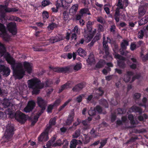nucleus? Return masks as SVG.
<instances>
[{
  "label": "nucleus",
  "instance_id": "1",
  "mask_svg": "<svg viewBox=\"0 0 148 148\" xmlns=\"http://www.w3.org/2000/svg\"><path fill=\"white\" fill-rule=\"evenodd\" d=\"M0 55L4 58L8 63L11 65L13 70L14 74L16 78L18 79L22 78L25 74V71L23 69L24 66L25 71L28 73H30L32 71L33 65L31 63L25 62L23 64L21 63H16L14 66L15 61L10 54L6 51L5 48L3 45L0 42Z\"/></svg>",
  "mask_w": 148,
  "mask_h": 148
},
{
  "label": "nucleus",
  "instance_id": "2",
  "mask_svg": "<svg viewBox=\"0 0 148 148\" xmlns=\"http://www.w3.org/2000/svg\"><path fill=\"white\" fill-rule=\"evenodd\" d=\"M47 82L45 84H44L41 83L38 79L34 78L28 81V86L29 88L33 89V94H37L39 93L40 89L43 88L44 86L45 87L49 86L47 84Z\"/></svg>",
  "mask_w": 148,
  "mask_h": 148
},
{
  "label": "nucleus",
  "instance_id": "3",
  "mask_svg": "<svg viewBox=\"0 0 148 148\" xmlns=\"http://www.w3.org/2000/svg\"><path fill=\"white\" fill-rule=\"evenodd\" d=\"M37 103L38 106L42 108L41 111L38 112L34 117L32 120V124L34 125L37 121L39 116L43 112V111L45 108L46 106L47 102L41 97H38L37 99Z\"/></svg>",
  "mask_w": 148,
  "mask_h": 148
},
{
  "label": "nucleus",
  "instance_id": "4",
  "mask_svg": "<svg viewBox=\"0 0 148 148\" xmlns=\"http://www.w3.org/2000/svg\"><path fill=\"white\" fill-rule=\"evenodd\" d=\"M4 140L5 142L10 141L14 134V127L10 124H8L6 127Z\"/></svg>",
  "mask_w": 148,
  "mask_h": 148
},
{
  "label": "nucleus",
  "instance_id": "5",
  "mask_svg": "<svg viewBox=\"0 0 148 148\" xmlns=\"http://www.w3.org/2000/svg\"><path fill=\"white\" fill-rule=\"evenodd\" d=\"M114 51L115 53V54H114V58L119 60H118V66L124 69L125 67V64L124 62L125 58L120 55L116 53L114 50Z\"/></svg>",
  "mask_w": 148,
  "mask_h": 148
},
{
  "label": "nucleus",
  "instance_id": "6",
  "mask_svg": "<svg viewBox=\"0 0 148 148\" xmlns=\"http://www.w3.org/2000/svg\"><path fill=\"white\" fill-rule=\"evenodd\" d=\"M94 23V22H92L91 21H88L86 23V27L87 29L89 31V35H85V37L86 38V40H88V42L90 41L92 38V35L90 34L91 31L92 30V25Z\"/></svg>",
  "mask_w": 148,
  "mask_h": 148
},
{
  "label": "nucleus",
  "instance_id": "7",
  "mask_svg": "<svg viewBox=\"0 0 148 148\" xmlns=\"http://www.w3.org/2000/svg\"><path fill=\"white\" fill-rule=\"evenodd\" d=\"M107 40H105V37L103 35V46L105 49V53L107 55V58H110V60H112V57L109 55V52H108V42H111V40L110 38H109L108 37H107Z\"/></svg>",
  "mask_w": 148,
  "mask_h": 148
},
{
  "label": "nucleus",
  "instance_id": "8",
  "mask_svg": "<svg viewBox=\"0 0 148 148\" xmlns=\"http://www.w3.org/2000/svg\"><path fill=\"white\" fill-rule=\"evenodd\" d=\"M15 117L16 120L21 123H23L26 120L25 115L20 111L16 112L15 114Z\"/></svg>",
  "mask_w": 148,
  "mask_h": 148
},
{
  "label": "nucleus",
  "instance_id": "9",
  "mask_svg": "<svg viewBox=\"0 0 148 148\" xmlns=\"http://www.w3.org/2000/svg\"><path fill=\"white\" fill-rule=\"evenodd\" d=\"M50 130L46 129L44 132L41 134L38 137V141L40 142H45L49 139L48 133Z\"/></svg>",
  "mask_w": 148,
  "mask_h": 148
},
{
  "label": "nucleus",
  "instance_id": "10",
  "mask_svg": "<svg viewBox=\"0 0 148 148\" xmlns=\"http://www.w3.org/2000/svg\"><path fill=\"white\" fill-rule=\"evenodd\" d=\"M35 103L34 101H29L27 106L24 109V111L26 113L31 111L35 106Z\"/></svg>",
  "mask_w": 148,
  "mask_h": 148
},
{
  "label": "nucleus",
  "instance_id": "11",
  "mask_svg": "<svg viewBox=\"0 0 148 148\" xmlns=\"http://www.w3.org/2000/svg\"><path fill=\"white\" fill-rule=\"evenodd\" d=\"M0 73L5 76H7L10 75V70L9 68L3 65H0Z\"/></svg>",
  "mask_w": 148,
  "mask_h": 148
},
{
  "label": "nucleus",
  "instance_id": "12",
  "mask_svg": "<svg viewBox=\"0 0 148 148\" xmlns=\"http://www.w3.org/2000/svg\"><path fill=\"white\" fill-rule=\"evenodd\" d=\"M8 29L13 34H15L16 33V24L14 22H11L8 23L7 25Z\"/></svg>",
  "mask_w": 148,
  "mask_h": 148
},
{
  "label": "nucleus",
  "instance_id": "13",
  "mask_svg": "<svg viewBox=\"0 0 148 148\" xmlns=\"http://www.w3.org/2000/svg\"><path fill=\"white\" fill-rule=\"evenodd\" d=\"M70 67H65L62 68H56L53 69V71L57 72H62L66 73L69 71Z\"/></svg>",
  "mask_w": 148,
  "mask_h": 148
},
{
  "label": "nucleus",
  "instance_id": "14",
  "mask_svg": "<svg viewBox=\"0 0 148 148\" xmlns=\"http://www.w3.org/2000/svg\"><path fill=\"white\" fill-rule=\"evenodd\" d=\"M128 4V0H124L123 1L122 0H118L116 6L120 8L121 9H123L126 7Z\"/></svg>",
  "mask_w": 148,
  "mask_h": 148
},
{
  "label": "nucleus",
  "instance_id": "15",
  "mask_svg": "<svg viewBox=\"0 0 148 148\" xmlns=\"http://www.w3.org/2000/svg\"><path fill=\"white\" fill-rule=\"evenodd\" d=\"M63 38L61 35H59L55 37H52L50 39L51 43H53L62 40Z\"/></svg>",
  "mask_w": 148,
  "mask_h": 148
},
{
  "label": "nucleus",
  "instance_id": "16",
  "mask_svg": "<svg viewBox=\"0 0 148 148\" xmlns=\"http://www.w3.org/2000/svg\"><path fill=\"white\" fill-rule=\"evenodd\" d=\"M84 138H82V141H81L80 140H77V144H82V142L84 144H86L88 143L90 139V138L87 135L85 134L84 135Z\"/></svg>",
  "mask_w": 148,
  "mask_h": 148
},
{
  "label": "nucleus",
  "instance_id": "17",
  "mask_svg": "<svg viewBox=\"0 0 148 148\" xmlns=\"http://www.w3.org/2000/svg\"><path fill=\"white\" fill-rule=\"evenodd\" d=\"M133 73L131 71H127V74L124 76L123 80L126 82H129L130 79V77L133 75Z\"/></svg>",
  "mask_w": 148,
  "mask_h": 148
},
{
  "label": "nucleus",
  "instance_id": "18",
  "mask_svg": "<svg viewBox=\"0 0 148 148\" xmlns=\"http://www.w3.org/2000/svg\"><path fill=\"white\" fill-rule=\"evenodd\" d=\"M87 63L90 65L94 64L95 63V60L94 56L92 53H90L88 59L86 60Z\"/></svg>",
  "mask_w": 148,
  "mask_h": 148
},
{
  "label": "nucleus",
  "instance_id": "19",
  "mask_svg": "<svg viewBox=\"0 0 148 148\" xmlns=\"http://www.w3.org/2000/svg\"><path fill=\"white\" fill-rule=\"evenodd\" d=\"M57 137V136L55 135H54L53 137L47 143V144L46 145V147L45 146H44V147L45 148H47L49 147L50 146H53V145L54 142L56 140V138Z\"/></svg>",
  "mask_w": 148,
  "mask_h": 148
},
{
  "label": "nucleus",
  "instance_id": "20",
  "mask_svg": "<svg viewBox=\"0 0 148 148\" xmlns=\"http://www.w3.org/2000/svg\"><path fill=\"white\" fill-rule=\"evenodd\" d=\"M71 83V82H69L62 86L59 89L58 93H60L63 90L71 87L72 86Z\"/></svg>",
  "mask_w": 148,
  "mask_h": 148
},
{
  "label": "nucleus",
  "instance_id": "21",
  "mask_svg": "<svg viewBox=\"0 0 148 148\" xmlns=\"http://www.w3.org/2000/svg\"><path fill=\"white\" fill-rule=\"evenodd\" d=\"M74 116V112H73L69 114L68 117V119L66 121L67 125H69L73 121V118Z\"/></svg>",
  "mask_w": 148,
  "mask_h": 148
},
{
  "label": "nucleus",
  "instance_id": "22",
  "mask_svg": "<svg viewBox=\"0 0 148 148\" xmlns=\"http://www.w3.org/2000/svg\"><path fill=\"white\" fill-rule=\"evenodd\" d=\"M130 112H135L141 113L142 112V110L141 108L138 107L134 106H132L130 109Z\"/></svg>",
  "mask_w": 148,
  "mask_h": 148
},
{
  "label": "nucleus",
  "instance_id": "23",
  "mask_svg": "<svg viewBox=\"0 0 148 148\" xmlns=\"http://www.w3.org/2000/svg\"><path fill=\"white\" fill-rule=\"evenodd\" d=\"M56 121V119L55 118L51 119L49 123V126L46 128L50 130L52 128V126L55 124Z\"/></svg>",
  "mask_w": 148,
  "mask_h": 148
},
{
  "label": "nucleus",
  "instance_id": "24",
  "mask_svg": "<svg viewBox=\"0 0 148 148\" xmlns=\"http://www.w3.org/2000/svg\"><path fill=\"white\" fill-rule=\"evenodd\" d=\"M84 86L83 84H80L75 86L73 89L74 92L78 91L81 90L83 87Z\"/></svg>",
  "mask_w": 148,
  "mask_h": 148
},
{
  "label": "nucleus",
  "instance_id": "25",
  "mask_svg": "<svg viewBox=\"0 0 148 148\" xmlns=\"http://www.w3.org/2000/svg\"><path fill=\"white\" fill-rule=\"evenodd\" d=\"M78 9V5L76 4L73 5L70 9L69 12L70 13L75 14Z\"/></svg>",
  "mask_w": 148,
  "mask_h": 148
},
{
  "label": "nucleus",
  "instance_id": "26",
  "mask_svg": "<svg viewBox=\"0 0 148 148\" xmlns=\"http://www.w3.org/2000/svg\"><path fill=\"white\" fill-rule=\"evenodd\" d=\"M105 64V61L103 60H100L97 64L96 67L97 68H100L102 67Z\"/></svg>",
  "mask_w": 148,
  "mask_h": 148
},
{
  "label": "nucleus",
  "instance_id": "27",
  "mask_svg": "<svg viewBox=\"0 0 148 148\" xmlns=\"http://www.w3.org/2000/svg\"><path fill=\"white\" fill-rule=\"evenodd\" d=\"M78 55L84 57L86 56L85 51L81 48H79L77 51Z\"/></svg>",
  "mask_w": 148,
  "mask_h": 148
},
{
  "label": "nucleus",
  "instance_id": "28",
  "mask_svg": "<svg viewBox=\"0 0 148 148\" xmlns=\"http://www.w3.org/2000/svg\"><path fill=\"white\" fill-rule=\"evenodd\" d=\"M129 45L128 42L125 40H123L121 43V46L122 49H125L127 46Z\"/></svg>",
  "mask_w": 148,
  "mask_h": 148
},
{
  "label": "nucleus",
  "instance_id": "29",
  "mask_svg": "<svg viewBox=\"0 0 148 148\" xmlns=\"http://www.w3.org/2000/svg\"><path fill=\"white\" fill-rule=\"evenodd\" d=\"M92 120V118L91 117H88V119L84 121H82V123L85 126H86V128H85L86 129H88L89 128V126L88 125V124L89 123V122L91 121Z\"/></svg>",
  "mask_w": 148,
  "mask_h": 148
},
{
  "label": "nucleus",
  "instance_id": "30",
  "mask_svg": "<svg viewBox=\"0 0 148 148\" xmlns=\"http://www.w3.org/2000/svg\"><path fill=\"white\" fill-rule=\"evenodd\" d=\"M77 144V140L73 139L71 142L70 148H76V146Z\"/></svg>",
  "mask_w": 148,
  "mask_h": 148
},
{
  "label": "nucleus",
  "instance_id": "31",
  "mask_svg": "<svg viewBox=\"0 0 148 148\" xmlns=\"http://www.w3.org/2000/svg\"><path fill=\"white\" fill-rule=\"evenodd\" d=\"M146 10L143 7H140L138 9V13L140 16H142L144 15L146 12Z\"/></svg>",
  "mask_w": 148,
  "mask_h": 148
},
{
  "label": "nucleus",
  "instance_id": "32",
  "mask_svg": "<svg viewBox=\"0 0 148 148\" xmlns=\"http://www.w3.org/2000/svg\"><path fill=\"white\" fill-rule=\"evenodd\" d=\"M64 2V1L62 0H58L56 4L57 8H58L60 7H64L63 3Z\"/></svg>",
  "mask_w": 148,
  "mask_h": 148
},
{
  "label": "nucleus",
  "instance_id": "33",
  "mask_svg": "<svg viewBox=\"0 0 148 148\" xmlns=\"http://www.w3.org/2000/svg\"><path fill=\"white\" fill-rule=\"evenodd\" d=\"M80 134V130L79 129H78L76 130L73 134V138H77L79 136Z\"/></svg>",
  "mask_w": 148,
  "mask_h": 148
},
{
  "label": "nucleus",
  "instance_id": "34",
  "mask_svg": "<svg viewBox=\"0 0 148 148\" xmlns=\"http://www.w3.org/2000/svg\"><path fill=\"white\" fill-rule=\"evenodd\" d=\"M90 134L91 136L94 138H96L99 136L98 133L95 132V130L93 129H92L91 131Z\"/></svg>",
  "mask_w": 148,
  "mask_h": 148
},
{
  "label": "nucleus",
  "instance_id": "35",
  "mask_svg": "<svg viewBox=\"0 0 148 148\" xmlns=\"http://www.w3.org/2000/svg\"><path fill=\"white\" fill-rule=\"evenodd\" d=\"M71 101V99H69L63 105L59 107L58 109L59 111H60L62 110Z\"/></svg>",
  "mask_w": 148,
  "mask_h": 148
},
{
  "label": "nucleus",
  "instance_id": "36",
  "mask_svg": "<svg viewBox=\"0 0 148 148\" xmlns=\"http://www.w3.org/2000/svg\"><path fill=\"white\" fill-rule=\"evenodd\" d=\"M3 105L5 108H6L10 107V103L8 99H5L3 102Z\"/></svg>",
  "mask_w": 148,
  "mask_h": 148
},
{
  "label": "nucleus",
  "instance_id": "37",
  "mask_svg": "<svg viewBox=\"0 0 148 148\" xmlns=\"http://www.w3.org/2000/svg\"><path fill=\"white\" fill-rule=\"evenodd\" d=\"M100 104L102 105L105 107L107 108L108 107V104L106 100L103 99H101L100 101Z\"/></svg>",
  "mask_w": 148,
  "mask_h": 148
},
{
  "label": "nucleus",
  "instance_id": "38",
  "mask_svg": "<svg viewBox=\"0 0 148 148\" xmlns=\"http://www.w3.org/2000/svg\"><path fill=\"white\" fill-rule=\"evenodd\" d=\"M96 113L95 109L93 108H91L88 111V114L90 116L94 115Z\"/></svg>",
  "mask_w": 148,
  "mask_h": 148
},
{
  "label": "nucleus",
  "instance_id": "39",
  "mask_svg": "<svg viewBox=\"0 0 148 148\" xmlns=\"http://www.w3.org/2000/svg\"><path fill=\"white\" fill-rule=\"evenodd\" d=\"M51 3V2L49 0H44L42 1V5L43 6L45 7Z\"/></svg>",
  "mask_w": 148,
  "mask_h": 148
},
{
  "label": "nucleus",
  "instance_id": "40",
  "mask_svg": "<svg viewBox=\"0 0 148 148\" xmlns=\"http://www.w3.org/2000/svg\"><path fill=\"white\" fill-rule=\"evenodd\" d=\"M128 119L130 120V123L132 124H135L137 123L134 120V117L132 115L130 114L128 116Z\"/></svg>",
  "mask_w": 148,
  "mask_h": 148
},
{
  "label": "nucleus",
  "instance_id": "41",
  "mask_svg": "<svg viewBox=\"0 0 148 148\" xmlns=\"http://www.w3.org/2000/svg\"><path fill=\"white\" fill-rule=\"evenodd\" d=\"M82 67V64L81 63H77L73 67L74 70L77 71L81 69Z\"/></svg>",
  "mask_w": 148,
  "mask_h": 148
},
{
  "label": "nucleus",
  "instance_id": "42",
  "mask_svg": "<svg viewBox=\"0 0 148 148\" xmlns=\"http://www.w3.org/2000/svg\"><path fill=\"white\" fill-rule=\"evenodd\" d=\"M57 27V25L54 23H53L50 24L47 27V28L49 30L53 29L54 28Z\"/></svg>",
  "mask_w": 148,
  "mask_h": 148
},
{
  "label": "nucleus",
  "instance_id": "43",
  "mask_svg": "<svg viewBox=\"0 0 148 148\" xmlns=\"http://www.w3.org/2000/svg\"><path fill=\"white\" fill-rule=\"evenodd\" d=\"M89 10L87 8H84L82 9L79 11V13L82 16L83 14H86L88 12Z\"/></svg>",
  "mask_w": 148,
  "mask_h": 148
},
{
  "label": "nucleus",
  "instance_id": "44",
  "mask_svg": "<svg viewBox=\"0 0 148 148\" xmlns=\"http://www.w3.org/2000/svg\"><path fill=\"white\" fill-rule=\"evenodd\" d=\"M80 123V121H79V119H77V121L74 123L73 126L70 127L71 129H73V130H75L76 129V127Z\"/></svg>",
  "mask_w": 148,
  "mask_h": 148
},
{
  "label": "nucleus",
  "instance_id": "45",
  "mask_svg": "<svg viewBox=\"0 0 148 148\" xmlns=\"http://www.w3.org/2000/svg\"><path fill=\"white\" fill-rule=\"evenodd\" d=\"M147 116L145 114H143V116H138V119L140 121H143L144 120L147 119Z\"/></svg>",
  "mask_w": 148,
  "mask_h": 148
},
{
  "label": "nucleus",
  "instance_id": "46",
  "mask_svg": "<svg viewBox=\"0 0 148 148\" xmlns=\"http://www.w3.org/2000/svg\"><path fill=\"white\" fill-rule=\"evenodd\" d=\"M144 35V32L143 30H141L138 32V37L140 39L143 38Z\"/></svg>",
  "mask_w": 148,
  "mask_h": 148
},
{
  "label": "nucleus",
  "instance_id": "47",
  "mask_svg": "<svg viewBox=\"0 0 148 148\" xmlns=\"http://www.w3.org/2000/svg\"><path fill=\"white\" fill-rule=\"evenodd\" d=\"M147 101V98L145 97H144L142 99L143 103H140L139 104V105L140 106H144L145 108H146V107H147L146 105V103Z\"/></svg>",
  "mask_w": 148,
  "mask_h": 148
},
{
  "label": "nucleus",
  "instance_id": "48",
  "mask_svg": "<svg viewBox=\"0 0 148 148\" xmlns=\"http://www.w3.org/2000/svg\"><path fill=\"white\" fill-rule=\"evenodd\" d=\"M5 5H0V13L4 14L5 13Z\"/></svg>",
  "mask_w": 148,
  "mask_h": 148
},
{
  "label": "nucleus",
  "instance_id": "49",
  "mask_svg": "<svg viewBox=\"0 0 148 148\" xmlns=\"http://www.w3.org/2000/svg\"><path fill=\"white\" fill-rule=\"evenodd\" d=\"M97 21L101 23H105V21L104 19L102 17H98L97 18Z\"/></svg>",
  "mask_w": 148,
  "mask_h": 148
},
{
  "label": "nucleus",
  "instance_id": "50",
  "mask_svg": "<svg viewBox=\"0 0 148 148\" xmlns=\"http://www.w3.org/2000/svg\"><path fill=\"white\" fill-rule=\"evenodd\" d=\"M104 92L101 88H99L97 90V93L99 96H101L103 94Z\"/></svg>",
  "mask_w": 148,
  "mask_h": 148
},
{
  "label": "nucleus",
  "instance_id": "51",
  "mask_svg": "<svg viewBox=\"0 0 148 148\" xmlns=\"http://www.w3.org/2000/svg\"><path fill=\"white\" fill-rule=\"evenodd\" d=\"M42 15L44 20H45L49 17V14L47 12L44 11L42 12Z\"/></svg>",
  "mask_w": 148,
  "mask_h": 148
},
{
  "label": "nucleus",
  "instance_id": "52",
  "mask_svg": "<svg viewBox=\"0 0 148 148\" xmlns=\"http://www.w3.org/2000/svg\"><path fill=\"white\" fill-rule=\"evenodd\" d=\"M84 95L83 94L79 95L76 98V101L79 103L81 102L82 101V98L84 97Z\"/></svg>",
  "mask_w": 148,
  "mask_h": 148
},
{
  "label": "nucleus",
  "instance_id": "53",
  "mask_svg": "<svg viewBox=\"0 0 148 148\" xmlns=\"http://www.w3.org/2000/svg\"><path fill=\"white\" fill-rule=\"evenodd\" d=\"M107 141V139H106L104 140H103L100 143L101 144L99 148H102L106 143Z\"/></svg>",
  "mask_w": 148,
  "mask_h": 148
},
{
  "label": "nucleus",
  "instance_id": "54",
  "mask_svg": "<svg viewBox=\"0 0 148 148\" xmlns=\"http://www.w3.org/2000/svg\"><path fill=\"white\" fill-rule=\"evenodd\" d=\"M110 31L113 34L115 33L116 31V27L114 25L111 26L110 29Z\"/></svg>",
  "mask_w": 148,
  "mask_h": 148
},
{
  "label": "nucleus",
  "instance_id": "55",
  "mask_svg": "<svg viewBox=\"0 0 148 148\" xmlns=\"http://www.w3.org/2000/svg\"><path fill=\"white\" fill-rule=\"evenodd\" d=\"M62 144L60 140H57L56 143H54L53 145V147H56L57 146H60Z\"/></svg>",
  "mask_w": 148,
  "mask_h": 148
},
{
  "label": "nucleus",
  "instance_id": "56",
  "mask_svg": "<svg viewBox=\"0 0 148 148\" xmlns=\"http://www.w3.org/2000/svg\"><path fill=\"white\" fill-rule=\"evenodd\" d=\"M61 102V100L60 99H58L56 100L53 105L54 106H57L59 105Z\"/></svg>",
  "mask_w": 148,
  "mask_h": 148
},
{
  "label": "nucleus",
  "instance_id": "57",
  "mask_svg": "<svg viewBox=\"0 0 148 148\" xmlns=\"http://www.w3.org/2000/svg\"><path fill=\"white\" fill-rule=\"evenodd\" d=\"M69 17V15L67 12L65 11L63 12V18L65 21L67 20Z\"/></svg>",
  "mask_w": 148,
  "mask_h": 148
},
{
  "label": "nucleus",
  "instance_id": "58",
  "mask_svg": "<svg viewBox=\"0 0 148 148\" xmlns=\"http://www.w3.org/2000/svg\"><path fill=\"white\" fill-rule=\"evenodd\" d=\"M117 111L119 114H123L126 112L125 110L122 109L121 108L118 109Z\"/></svg>",
  "mask_w": 148,
  "mask_h": 148
},
{
  "label": "nucleus",
  "instance_id": "59",
  "mask_svg": "<svg viewBox=\"0 0 148 148\" xmlns=\"http://www.w3.org/2000/svg\"><path fill=\"white\" fill-rule=\"evenodd\" d=\"M11 18V20H14L15 21L21 22V21L20 18L16 16H12Z\"/></svg>",
  "mask_w": 148,
  "mask_h": 148
},
{
  "label": "nucleus",
  "instance_id": "60",
  "mask_svg": "<svg viewBox=\"0 0 148 148\" xmlns=\"http://www.w3.org/2000/svg\"><path fill=\"white\" fill-rule=\"evenodd\" d=\"M68 143H69L66 140V139L64 140L62 144L64 145V148H66L67 145H68Z\"/></svg>",
  "mask_w": 148,
  "mask_h": 148
},
{
  "label": "nucleus",
  "instance_id": "61",
  "mask_svg": "<svg viewBox=\"0 0 148 148\" xmlns=\"http://www.w3.org/2000/svg\"><path fill=\"white\" fill-rule=\"evenodd\" d=\"M54 106L52 104L49 105L47 108V111L48 112L50 113L51 112V111Z\"/></svg>",
  "mask_w": 148,
  "mask_h": 148
},
{
  "label": "nucleus",
  "instance_id": "62",
  "mask_svg": "<svg viewBox=\"0 0 148 148\" xmlns=\"http://www.w3.org/2000/svg\"><path fill=\"white\" fill-rule=\"evenodd\" d=\"M136 47L137 45H136L135 43H132L130 45V49L132 51L134 50Z\"/></svg>",
  "mask_w": 148,
  "mask_h": 148
},
{
  "label": "nucleus",
  "instance_id": "63",
  "mask_svg": "<svg viewBox=\"0 0 148 148\" xmlns=\"http://www.w3.org/2000/svg\"><path fill=\"white\" fill-rule=\"evenodd\" d=\"M141 95L139 93H136L134 95V98L135 99H138L140 98Z\"/></svg>",
  "mask_w": 148,
  "mask_h": 148
},
{
  "label": "nucleus",
  "instance_id": "64",
  "mask_svg": "<svg viewBox=\"0 0 148 148\" xmlns=\"http://www.w3.org/2000/svg\"><path fill=\"white\" fill-rule=\"evenodd\" d=\"M73 32L75 33L78 34L79 33V31L78 28L77 26H76L74 27L73 29Z\"/></svg>",
  "mask_w": 148,
  "mask_h": 148
}]
</instances>
